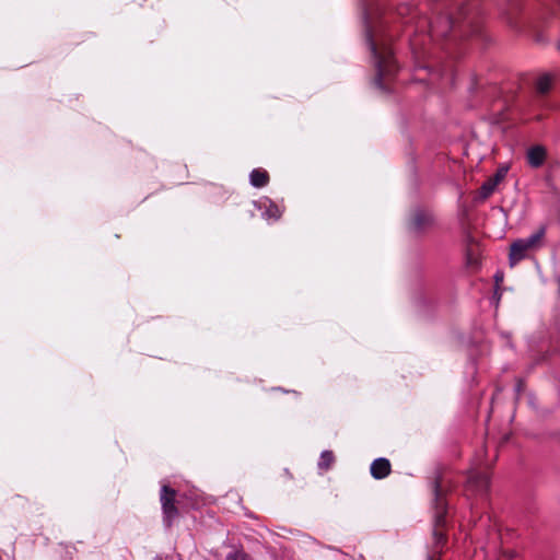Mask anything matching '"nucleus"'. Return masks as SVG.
I'll list each match as a JSON object with an SVG mask.
<instances>
[{"instance_id":"f257e3e1","label":"nucleus","mask_w":560,"mask_h":560,"mask_svg":"<svg viewBox=\"0 0 560 560\" xmlns=\"http://www.w3.org/2000/svg\"><path fill=\"white\" fill-rule=\"evenodd\" d=\"M432 492H433V540L434 546L433 549L442 550L447 541V535L445 533L446 527V516L448 511V505L445 500V494L442 488V482L439 478H436L432 482Z\"/></svg>"},{"instance_id":"f03ea898","label":"nucleus","mask_w":560,"mask_h":560,"mask_svg":"<svg viewBox=\"0 0 560 560\" xmlns=\"http://www.w3.org/2000/svg\"><path fill=\"white\" fill-rule=\"evenodd\" d=\"M361 10V16H420L424 10L411 4L399 3L395 13L390 12L392 4L386 0H357Z\"/></svg>"},{"instance_id":"7ed1b4c3","label":"nucleus","mask_w":560,"mask_h":560,"mask_svg":"<svg viewBox=\"0 0 560 560\" xmlns=\"http://www.w3.org/2000/svg\"><path fill=\"white\" fill-rule=\"evenodd\" d=\"M545 235L546 226H540L536 232H534L528 237L515 240L510 247V266H515L517 262L526 258L527 252L539 247Z\"/></svg>"},{"instance_id":"20e7f679","label":"nucleus","mask_w":560,"mask_h":560,"mask_svg":"<svg viewBox=\"0 0 560 560\" xmlns=\"http://www.w3.org/2000/svg\"><path fill=\"white\" fill-rule=\"evenodd\" d=\"M160 502L163 515V525L171 528L179 512L176 506V491L168 485H162L160 491Z\"/></svg>"},{"instance_id":"39448f33","label":"nucleus","mask_w":560,"mask_h":560,"mask_svg":"<svg viewBox=\"0 0 560 560\" xmlns=\"http://www.w3.org/2000/svg\"><path fill=\"white\" fill-rule=\"evenodd\" d=\"M434 222V215L429 209L417 206L409 213L408 230L416 235H421L429 231Z\"/></svg>"},{"instance_id":"423d86ee","label":"nucleus","mask_w":560,"mask_h":560,"mask_svg":"<svg viewBox=\"0 0 560 560\" xmlns=\"http://www.w3.org/2000/svg\"><path fill=\"white\" fill-rule=\"evenodd\" d=\"M489 487L490 478L486 471L471 470L466 476V488L474 493L486 494Z\"/></svg>"},{"instance_id":"0eeeda50","label":"nucleus","mask_w":560,"mask_h":560,"mask_svg":"<svg viewBox=\"0 0 560 560\" xmlns=\"http://www.w3.org/2000/svg\"><path fill=\"white\" fill-rule=\"evenodd\" d=\"M510 170V166L506 164L500 165L494 175L488 178L480 187V197L482 199L489 198L493 191L495 190L497 186L508 175V172Z\"/></svg>"},{"instance_id":"6e6552de","label":"nucleus","mask_w":560,"mask_h":560,"mask_svg":"<svg viewBox=\"0 0 560 560\" xmlns=\"http://www.w3.org/2000/svg\"><path fill=\"white\" fill-rule=\"evenodd\" d=\"M254 206L260 211L261 217L266 220L277 221L282 214L281 208L269 197H261L254 201Z\"/></svg>"},{"instance_id":"1a4fd4ad","label":"nucleus","mask_w":560,"mask_h":560,"mask_svg":"<svg viewBox=\"0 0 560 560\" xmlns=\"http://www.w3.org/2000/svg\"><path fill=\"white\" fill-rule=\"evenodd\" d=\"M547 158L546 148L541 144H535L528 148L526 160L532 168H539L544 165Z\"/></svg>"},{"instance_id":"9d476101","label":"nucleus","mask_w":560,"mask_h":560,"mask_svg":"<svg viewBox=\"0 0 560 560\" xmlns=\"http://www.w3.org/2000/svg\"><path fill=\"white\" fill-rule=\"evenodd\" d=\"M390 471V462L385 457H378L374 459L370 466L371 476L376 480L386 478Z\"/></svg>"},{"instance_id":"9b49d317","label":"nucleus","mask_w":560,"mask_h":560,"mask_svg":"<svg viewBox=\"0 0 560 560\" xmlns=\"http://www.w3.org/2000/svg\"><path fill=\"white\" fill-rule=\"evenodd\" d=\"M552 80L549 74L540 75L535 83V92H536V102L537 103H546L545 96L551 89Z\"/></svg>"},{"instance_id":"f8f14e48","label":"nucleus","mask_w":560,"mask_h":560,"mask_svg":"<svg viewBox=\"0 0 560 560\" xmlns=\"http://www.w3.org/2000/svg\"><path fill=\"white\" fill-rule=\"evenodd\" d=\"M269 182V174L264 168H254L249 174V183L253 187L261 188Z\"/></svg>"},{"instance_id":"ddd939ff","label":"nucleus","mask_w":560,"mask_h":560,"mask_svg":"<svg viewBox=\"0 0 560 560\" xmlns=\"http://www.w3.org/2000/svg\"><path fill=\"white\" fill-rule=\"evenodd\" d=\"M335 462V456L331 451H323L320 453L317 467L319 470L327 471L331 468L332 464Z\"/></svg>"},{"instance_id":"4468645a","label":"nucleus","mask_w":560,"mask_h":560,"mask_svg":"<svg viewBox=\"0 0 560 560\" xmlns=\"http://www.w3.org/2000/svg\"><path fill=\"white\" fill-rule=\"evenodd\" d=\"M465 262H466V266L469 268H477L480 265L478 257L475 255L474 250L469 247L466 248V252H465Z\"/></svg>"},{"instance_id":"2eb2a0df","label":"nucleus","mask_w":560,"mask_h":560,"mask_svg":"<svg viewBox=\"0 0 560 560\" xmlns=\"http://www.w3.org/2000/svg\"><path fill=\"white\" fill-rule=\"evenodd\" d=\"M541 3L551 15H556L557 11L560 9V0H541Z\"/></svg>"},{"instance_id":"dca6fc26","label":"nucleus","mask_w":560,"mask_h":560,"mask_svg":"<svg viewBox=\"0 0 560 560\" xmlns=\"http://www.w3.org/2000/svg\"><path fill=\"white\" fill-rule=\"evenodd\" d=\"M225 560H252L250 557L243 551L229 552Z\"/></svg>"},{"instance_id":"f3484780","label":"nucleus","mask_w":560,"mask_h":560,"mask_svg":"<svg viewBox=\"0 0 560 560\" xmlns=\"http://www.w3.org/2000/svg\"><path fill=\"white\" fill-rule=\"evenodd\" d=\"M524 387H525V383L523 380L518 378L516 381V384L514 386V390H515V395H516V398L520 397L521 393L524 390Z\"/></svg>"},{"instance_id":"a211bd4d","label":"nucleus","mask_w":560,"mask_h":560,"mask_svg":"<svg viewBox=\"0 0 560 560\" xmlns=\"http://www.w3.org/2000/svg\"><path fill=\"white\" fill-rule=\"evenodd\" d=\"M442 550L433 549L432 552L428 553L427 560H442Z\"/></svg>"},{"instance_id":"6ab92c4d","label":"nucleus","mask_w":560,"mask_h":560,"mask_svg":"<svg viewBox=\"0 0 560 560\" xmlns=\"http://www.w3.org/2000/svg\"><path fill=\"white\" fill-rule=\"evenodd\" d=\"M409 167H410L412 174L416 176V160L413 156H411L409 160Z\"/></svg>"},{"instance_id":"aec40b11","label":"nucleus","mask_w":560,"mask_h":560,"mask_svg":"<svg viewBox=\"0 0 560 560\" xmlns=\"http://www.w3.org/2000/svg\"><path fill=\"white\" fill-rule=\"evenodd\" d=\"M495 282L499 283L503 280V276L499 272L494 275Z\"/></svg>"},{"instance_id":"412c9836","label":"nucleus","mask_w":560,"mask_h":560,"mask_svg":"<svg viewBox=\"0 0 560 560\" xmlns=\"http://www.w3.org/2000/svg\"><path fill=\"white\" fill-rule=\"evenodd\" d=\"M536 119H537V120H540V119H542V116H541V115H537V116H536Z\"/></svg>"},{"instance_id":"4be33fe9","label":"nucleus","mask_w":560,"mask_h":560,"mask_svg":"<svg viewBox=\"0 0 560 560\" xmlns=\"http://www.w3.org/2000/svg\"><path fill=\"white\" fill-rule=\"evenodd\" d=\"M419 303H424V298H421V299L419 300Z\"/></svg>"},{"instance_id":"5701e85b","label":"nucleus","mask_w":560,"mask_h":560,"mask_svg":"<svg viewBox=\"0 0 560 560\" xmlns=\"http://www.w3.org/2000/svg\"><path fill=\"white\" fill-rule=\"evenodd\" d=\"M155 559H156V560H161V558H160L159 556H156V558H155Z\"/></svg>"},{"instance_id":"b1692460","label":"nucleus","mask_w":560,"mask_h":560,"mask_svg":"<svg viewBox=\"0 0 560 560\" xmlns=\"http://www.w3.org/2000/svg\"><path fill=\"white\" fill-rule=\"evenodd\" d=\"M559 49H560V40H559V45H558Z\"/></svg>"},{"instance_id":"393cba45","label":"nucleus","mask_w":560,"mask_h":560,"mask_svg":"<svg viewBox=\"0 0 560 560\" xmlns=\"http://www.w3.org/2000/svg\"><path fill=\"white\" fill-rule=\"evenodd\" d=\"M178 560H183L182 558H179Z\"/></svg>"}]
</instances>
